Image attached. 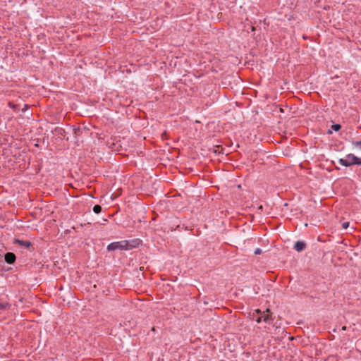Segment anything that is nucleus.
<instances>
[{"label":"nucleus","mask_w":361,"mask_h":361,"mask_svg":"<svg viewBox=\"0 0 361 361\" xmlns=\"http://www.w3.org/2000/svg\"><path fill=\"white\" fill-rule=\"evenodd\" d=\"M130 248V245L128 240H121L117 242H113L108 245L107 250L109 251H114L117 250H128Z\"/></svg>","instance_id":"nucleus-2"},{"label":"nucleus","mask_w":361,"mask_h":361,"mask_svg":"<svg viewBox=\"0 0 361 361\" xmlns=\"http://www.w3.org/2000/svg\"><path fill=\"white\" fill-rule=\"evenodd\" d=\"M257 318L256 319V322L257 323H260L262 321L261 315L260 314H257Z\"/></svg>","instance_id":"nucleus-12"},{"label":"nucleus","mask_w":361,"mask_h":361,"mask_svg":"<svg viewBox=\"0 0 361 361\" xmlns=\"http://www.w3.org/2000/svg\"><path fill=\"white\" fill-rule=\"evenodd\" d=\"M352 145L355 147H359L361 149V141H353Z\"/></svg>","instance_id":"nucleus-9"},{"label":"nucleus","mask_w":361,"mask_h":361,"mask_svg":"<svg viewBox=\"0 0 361 361\" xmlns=\"http://www.w3.org/2000/svg\"><path fill=\"white\" fill-rule=\"evenodd\" d=\"M345 329H346V326H343L342 327V330H343V331H344V330H345Z\"/></svg>","instance_id":"nucleus-14"},{"label":"nucleus","mask_w":361,"mask_h":361,"mask_svg":"<svg viewBox=\"0 0 361 361\" xmlns=\"http://www.w3.org/2000/svg\"><path fill=\"white\" fill-rule=\"evenodd\" d=\"M338 162L344 166H350L352 165L361 166V158L356 157L353 154H348L345 159L341 158Z\"/></svg>","instance_id":"nucleus-1"},{"label":"nucleus","mask_w":361,"mask_h":361,"mask_svg":"<svg viewBox=\"0 0 361 361\" xmlns=\"http://www.w3.org/2000/svg\"><path fill=\"white\" fill-rule=\"evenodd\" d=\"M93 212L95 214H99L102 212V207L100 205H95L93 207Z\"/></svg>","instance_id":"nucleus-7"},{"label":"nucleus","mask_w":361,"mask_h":361,"mask_svg":"<svg viewBox=\"0 0 361 361\" xmlns=\"http://www.w3.org/2000/svg\"><path fill=\"white\" fill-rule=\"evenodd\" d=\"M349 226V222H344L342 224V227L344 229H346Z\"/></svg>","instance_id":"nucleus-11"},{"label":"nucleus","mask_w":361,"mask_h":361,"mask_svg":"<svg viewBox=\"0 0 361 361\" xmlns=\"http://www.w3.org/2000/svg\"><path fill=\"white\" fill-rule=\"evenodd\" d=\"M8 307V303L0 304V310L1 309H6Z\"/></svg>","instance_id":"nucleus-10"},{"label":"nucleus","mask_w":361,"mask_h":361,"mask_svg":"<svg viewBox=\"0 0 361 361\" xmlns=\"http://www.w3.org/2000/svg\"><path fill=\"white\" fill-rule=\"evenodd\" d=\"M14 243L16 244H18V245H19L20 246L25 247L27 248H29L31 246V243L30 241H27V240H19V239H16Z\"/></svg>","instance_id":"nucleus-6"},{"label":"nucleus","mask_w":361,"mask_h":361,"mask_svg":"<svg viewBox=\"0 0 361 361\" xmlns=\"http://www.w3.org/2000/svg\"><path fill=\"white\" fill-rule=\"evenodd\" d=\"M306 247V243L303 241H297L294 245V249L297 252H301L304 250Z\"/></svg>","instance_id":"nucleus-5"},{"label":"nucleus","mask_w":361,"mask_h":361,"mask_svg":"<svg viewBox=\"0 0 361 361\" xmlns=\"http://www.w3.org/2000/svg\"><path fill=\"white\" fill-rule=\"evenodd\" d=\"M256 314H260L262 319L263 322L266 323H269V322L273 320L271 318V315L269 314V310L267 309L266 311L262 312L259 310H256L255 313H254V316Z\"/></svg>","instance_id":"nucleus-3"},{"label":"nucleus","mask_w":361,"mask_h":361,"mask_svg":"<svg viewBox=\"0 0 361 361\" xmlns=\"http://www.w3.org/2000/svg\"><path fill=\"white\" fill-rule=\"evenodd\" d=\"M341 128V126L340 124H334L331 126V129L334 131H338Z\"/></svg>","instance_id":"nucleus-8"},{"label":"nucleus","mask_w":361,"mask_h":361,"mask_svg":"<svg viewBox=\"0 0 361 361\" xmlns=\"http://www.w3.org/2000/svg\"><path fill=\"white\" fill-rule=\"evenodd\" d=\"M16 255L13 252H7L4 255V259L6 263L12 264L16 261Z\"/></svg>","instance_id":"nucleus-4"},{"label":"nucleus","mask_w":361,"mask_h":361,"mask_svg":"<svg viewBox=\"0 0 361 361\" xmlns=\"http://www.w3.org/2000/svg\"><path fill=\"white\" fill-rule=\"evenodd\" d=\"M261 252H262L261 249H259V248H257V249L255 250V255H259V254H261Z\"/></svg>","instance_id":"nucleus-13"}]
</instances>
